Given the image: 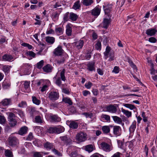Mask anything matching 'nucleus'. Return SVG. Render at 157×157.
Returning <instances> with one entry per match:
<instances>
[{"label":"nucleus","mask_w":157,"mask_h":157,"mask_svg":"<svg viewBox=\"0 0 157 157\" xmlns=\"http://www.w3.org/2000/svg\"><path fill=\"white\" fill-rule=\"evenodd\" d=\"M9 144L10 146L13 147L17 146L19 143V140L15 136H10L8 138Z\"/></svg>","instance_id":"1"},{"label":"nucleus","mask_w":157,"mask_h":157,"mask_svg":"<svg viewBox=\"0 0 157 157\" xmlns=\"http://www.w3.org/2000/svg\"><path fill=\"white\" fill-rule=\"evenodd\" d=\"M87 135L86 133L80 132L77 134L76 140L79 142H82L85 141L87 139Z\"/></svg>","instance_id":"2"},{"label":"nucleus","mask_w":157,"mask_h":157,"mask_svg":"<svg viewBox=\"0 0 157 157\" xmlns=\"http://www.w3.org/2000/svg\"><path fill=\"white\" fill-rule=\"evenodd\" d=\"M8 121L11 127H13L16 125L17 122L15 119L14 114L12 113H10L8 116Z\"/></svg>","instance_id":"3"},{"label":"nucleus","mask_w":157,"mask_h":157,"mask_svg":"<svg viewBox=\"0 0 157 157\" xmlns=\"http://www.w3.org/2000/svg\"><path fill=\"white\" fill-rule=\"evenodd\" d=\"M48 97L50 100L54 101L59 99V94L58 92L51 91L48 94Z\"/></svg>","instance_id":"4"},{"label":"nucleus","mask_w":157,"mask_h":157,"mask_svg":"<svg viewBox=\"0 0 157 157\" xmlns=\"http://www.w3.org/2000/svg\"><path fill=\"white\" fill-rule=\"evenodd\" d=\"M105 108L106 111L112 113H115L117 110L116 106L112 104L106 105Z\"/></svg>","instance_id":"5"},{"label":"nucleus","mask_w":157,"mask_h":157,"mask_svg":"<svg viewBox=\"0 0 157 157\" xmlns=\"http://www.w3.org/2000/svg\"><path fill=\"white\" fill-rule=\"evenodd\" d=\"M60 140L63 142L64 144L68 145L71 143L72 140H71L69 136L67 135L60 136Z\"/></svg>","instance_id":"6"},{"label":"nucleus","mask_w":157,"mask_h":157,"mask_svg":"<svg viewBox=\"0 0 157 157\" xmlns=\"http://www.w3.org/2000/svg\"><path fill=\"white\" fill-rule=\"evenodd\" d=\"M63 52L62 47L60 46H59L55 48L53 51V54L55 56H61L63 53Z\"/></svg>","instance_id":"7"},{"label":"nucleus","mask_w":157,"mask_h":157,"mask_svg":"<svg viewBox=\"0 0 157 157\" xmlns=\"http://www.w3.org/2000/svg\"><path fill=\"white\" fill-rule=\"evenodd\" d=\"M113 134L116 136H119L121 134V128L119 126H114L113 128Z\"/></svg>","instance_id":"8"},{"label":"nucleus","mask_w":157,"mask_h":157,"mask_svg":"<svg viewBox=\"0 0 157 157\" xmlns=\"http://www.w3.org/2000/svg\"><path fill=\"white\" fill-rule=\"evenodd\" d=\"M95 63L94 62H89L87 65V69L90 71H95Z\"/></svg>","instance_id":"9"},{"label":"nucleus","mask_w":157,"mask_h":157,"mask_svg":"<svg viewBox=\"0 0 157 157\" xmlns=\"http://www.w3.org/2000/svg\"><path fill=\"white\" fill-rule=\"evenodd\" d=\"M112 5L110 4H105L103 6L105 14H108L111 11Z\"/></svg>","instance_id":"10"},{"label":"nucleus","mask_w":157,"mask_h":157,"mask_svg":"<svg viewBox=\"0 0 157 157\" xmlns=\"http://www.w3.org/2000/svg\"><path fill=\"white\" fill-rule=\"evenodd\" d=\"M98 6L96 7L91 11L92 14L95 16L98 17L100 14L101 9Z\"/></svg>","instance_id":"11"},{"label":"nucleus","mask_w":157,"mask_h":157,"mask_svg":"<svg viewBox=\"0 0 157 157\" xmlns=\"http://www.w3.org/2000/svg\"><path fill=\"white\" fill-rule=\"evenodd\" d=\"M13 58L11 55L5 54L2 57V60L5 61L10 62L13 61Z\"/></svg>","instance_id":"12"},{"label":"nucleus","mask_w":157,"mask_h":157,"mask_svg":"<svg viewBox=\"0 0 157 157\" xmlns=\"http://www.w3.org/2000/svg\"><path fill=\"white\" fill-rule=\"evenodd\" d=\"M11 100L10 99H5L0 102V107L2 106H5L11 104Z\"/></svg>","instance_id":"13"},{"label":"nucleus","mask_w":157,"mask_h":157,"mask_svg":"<svg viewBox=\"0 0 157 157\" xmlns=\"http://www.w3.org/2000/svg\"><path fill=\"white\" fill-rule=\"evenodd\" d=\"M50 119L51 121L52 122H59L61 121V118L56 115L51 116Z\"/></svg>","instance_id":"14"},{"label":"nucleus","mask_w":157,"mask_h":157,"mask_svg":"<svg viewBox=\"0 0 157 157\" xmlns=\"http://www.w3.org/2000/svg\"><path fill=\"white\" fill-rule=\"evenodd\" d=\"M101 146L103 150L105 151H109L110 150V146L107 143L103 142L101 144Z\"/></svg>","instance_id":"15"},{"label":"nucleus","mask_w":157,"mask_h":157,"mask_svg":"<svg viewBox=\"0 0 157 157\" xmlns=\"http://www.w3.org/2000/svg\"><path fill=\"white\" fill-rule=\"evenodd\" d=\"M28 128L26 126L22 127L18 132V133L21 135L25 134L28 131Z\"/></svg>","instance_id":"16"},{"label":"nucleus","mask_w":157,"mask_h":157,"mask_svg":"<svg viewBox=\"0 0 157 157\" xmlns=\"http://www.w3.org/2000/svg\"><path fill=\"white\" fill-rule=\"evenodd\" d=\"M75 43L76 47L78 49H80L82 48L83 46L84 42L83 40H80Z\"/></svg>","instance_id":"17"},{"label":"nucleus","mask_w":157,"mask_h":157,"mask_svg":"<svg viewBox=\"0 0 157 157\" xmlns=\"http://www.w3.org/2000/svg\"><path fill=\"white\" fill-rule=\"evenodd\" d=\"M69 126L72 129H76L78 128V123L74 121H71Z\"/></svg>","instance_id":"18"},{"label":"nucleus","mask_w":157,"mask_h":157,"mask_svg":"<svg viewBox=\"0 0 157 157\" xmlns=\"http://www.w3.org/2000/svg\"><path fill=\"white\" fill-rule=\"evenodd\" d=\"M156 31L155 29H147L146 32V34L148 36H152L156 33Z\"/></svg>","instance_id":"19"},{"label":"nucleus","mask_w":157,"mask_h":157,"mask_svg":"<svg viewBox=\"0 0 157 157\" xmlns=\"http://www.w3.org/2000/svg\"><path fill=\"white\" fill-rule=\"evenodd\" d=\"M45 39V41L50 44H53L55 41V38L53 37L46 36Z\"/></svg>","instance_id":"20"},{"label":"nucleus","mask_w":157,"mask_h":157,"mask_svg":"<svg viewBox=\"0 0 157 157\" xmlns=\"http://www.w3.org/2000/svg\"><path fill=\"white\" fill-rule=\"evenodd\" d=\"M72 147L70 146L68 147L67 150V153L69 154V155L71 157H76L77 156V153L76 151H72L70 152V150L71 149Z\"/></svg>","instance_id":"21"},{"label":"nucleus","mask_w":157,"mask_h":157,"mask_svg":"<svg viewBox=\"0 0 157 157\" xmlns=\"http://www.w3.org/2000/svg\"><path fill=\"white\" fill-rule=\"evenodd\" d=\"M78 16L75 13H71L69 14V19L72 21H75L77 19Z\"/></svg>","instance_id":"22"},{"label":"nucleus","mask_w":157,"mask_h":157,"mask_svg":"<svg viewBox=\"0 0 157 157\" xmlns=\"http://www.w3.org/2000/svg\"><path fill=\"white\" fill-rule=\"evenodd\" d=\"M53 68V67L50 65L47 64L43 67V69L45 72H50L52 71Z\"/></svg>","instance_id":"23"},{"label":"nucleus","mask_w":157,"mask_h":157,"mask_svg":"<svg viewBox=\"0 0 157 157\" xmlns=\"http://www.w3.org/2000/svg\"><path fill=\"white\" fill-rule=\"evenodd\" d=\"M101 129L103 133L105 134H107L110 132L109 126L105 125L103 126Z\"/></svg>","instance_id":"24"},{"label":"nucleus","mask_w":157,"mask_h":157,"mask_svg":"<svg viewBox=\"0 0 157 157\" xmlns=\"http://www.w3.org/2000/svg\"><path fill=\"white\" fill-rule=\"evenodd\" d=\"M82 4L86 6H90L93 2V0H82L81 2Z\"/></svg>","instance_id":"25"},{"label":"nucleus","mask_w":157,"mask_h":157,"mask_svg":"<svg viewBox=\"0 0 157 157\" xmlns=\"http://www.w3.org/2000/svg\"><path fill=\"white\" fill-rule=\"evenodd\" d=\"M111 49V48L109 46H107L106 47L105 49V51L104 52L105 59H107L108 58L109 54L110 53L109 52Z\"/></svg>","instance_id":"26"},{"label":"nucleus","mask_w":157,"mask_h":157,"mask_svg":"<svg viewBox=\"0 0 157 157\" xmlns=\"http://www.w3.org/2000/svg\"><path fill=\"white\" fill-rule=\"evenodd\" d=\"M111 49V48L109 46H107L106 47L105 49V51L104 52L105 59H107L108 58L109 54L110 53L109 52Z\"/></svg>","instance_id":"27"},{"label":"nucleus","mask_w":157,"mask_h":157,"mask_svg":"<svg viewBox=\"0 0 157 157\" xmlns=\"http://www.w3.org/2000/svg\"><path fill=\"white\" fill-rule=\"evenodd\" d=\"M4 151L5 155L6 157H13V152L10 150L5 149Z\"/></svg>","instance_id":"28"},{"label":"nucleus","mask_w":157,"mask_h":157,"mask_svg":"<svg viewBox=\"0 0 157 157\" xmlns=\"http://www.w3.org/2000/svg\"><path fill=\"white\" fill-rule=\"evenodd\" d=\"M112 117L115 122L118 124L122 123V120L121 118L117 116H113Z\"/></svg>","instance_id":"29"},{"label":"nucleus","mask_w":157,"mask_h":157,"mask_svg":"<svg viewBox=\"0 0 157 157\" xmlns=\"http://www.w3.org/2000/svg\"><path fill=\"white\" fill-rule=\"evenodd\" d=\"M110 21L107 18H105L104 19L103 24V28L105 29H107L109 25Z\"/></svg>","instance_id":"30"},{"label":"nucleus","mask_w":157,"mask_h":157,"mask_svg":"<svg viewBox=\"0 0 157 157\" xmlns=\"http://www.w3.org/2000/svg\"><path fill=\"white\" fill-rule=\"evenodd\" d=\"M62 101L65 103L68 104L69 105H72L73 102L70 98L64 97L63 98Z\"/></svg>","instance_id":"31"},{"label":"nucleus","mask_w":157,"mask_h":157,"mask_svg":"<svg viewBox=\"0 0 157 157\" xmlns=\"http://www.w3.org/2000/svg\"><path fill=\"white\" fill-rule=\"evenodd\" d=\"M121 111L125 114L128 117H131L132 116V112L128 110H125L123 108L121 109Z\"/></svg>","instance_id":"32"},{"label":"nucleus","mask_w":157,"mask_h":157,"mask_svg":"<svg viewBox=\"0 0 157 157\" xmlns=\"http://www.w3.org/2000/svg\"><path fill=\"white\" fill-rule=\"evenodd\" d=\"M81 7V5L80 4V2L79 0H78L73 5L72 8L75 10L79 9Z\"/></svg>","instance_id":"33"},{"label":"nucleus","mask_w":157,"mask_h":157,"mask_svg":"<svg viewBox=\"0 0 157 157\" xmlns=\"http://www.w3.org/2000/svg\"><path fill=\"white\" fill-rule=\"evenodd\" d=\"M10 86V82H7L4 81L2 83V87L4 89H8Z\"/></svg>","instance_id":"34"},{"label":"nucleus","mask_w":157,"mask_h":157,"mask_svg":"<svg viewBox=\"0 0 157 157\" xmlns=\"http://www.w3.org/2000/svg\"><path fill=\"white\" fill-rule=\"evenodd\" d=\"M55 133L59 134L63 132L64 130V128L62 126L58 127H55Z\"/></svg>","instance_id":"35"},{"label":"nucleus","mask_w":157,"mask_h":157,"mask_svg":"<svg viewBox=\"0 0 157 157\" xmlns=\"http://www.w3.org/2000/svg\"><path fill=\"white\" fill-rule=\"evenodd\" d=\"M53 144H52L47 142L44 144V147L47 149H50L53 147Z\"/></svg>","instance_id":"36"},{"label":"nucleus","mask_w":157,"mask_h":157,"mask_svg":"<svg viewBox=\"0 0 157 157\" xmlns=\"http://www.w3.org/2000/svg\"><path fill=\"white\" fill-rule=\"evenodd\" d=\"M55 32L58 35H60L63 33V29L62 28H56L55 30Z\"/></svg>","instance_id":"37"},{"label":"nucleus","mask_w":157,"mask_h":157,"mask_svg":"<svg viewBox=\"0 0 157 157\" xmlns=\"http://www.w3.org/2000/svg\"><path fill=\"white\" fill-rule=\"evenodd\" d=\"M65 59L64 57L63 56H61L59 59L56 60V62L59 65L64 63L65 61Z\"/></svg>","instance_id":"38"},{"label":"nucleus","mask_w":157,"mask_h":157,"mask_svg":"<svg viewBox=\"0 0 157 157\" xmlns=\"http://www.w3.org/2000/svg\"><path fill=\"white\" fill-rule=\"evenodd\" d=\"M94 149L93 146L91 144H89L85 146V150L89 152H92Z\"/></svg>","instance_id":"39"},{"label":"nucleus","mask_w":157,"mask_h":157,"mask_svg":"<svg viewBox=\"0 0 157 157\" xmlns=\"http://www.w3.org/2000/svg\"><path fill=\"white\" fill-rule=\"evenodd\" d=\"M72 33V28L69 25L66 26V33L68 36L71 35Z\"/></svg>","instance_id":"40"},{"label":"nucleus","mask_w":157,"mask_h":157,"mask_svg":"<svg viewBox=\"0 0 157 157\" xmlns=\"http://www.w3.org/2000/svg\"><path fill=\"white\" fill-rule=\"evenodd\" d=\"M123 105L125 107L131 110L136 109L135 106L132 104H123Z\"/></svg>","instance_id":"41"},{"label":"nucleus","mask_w":157,"mask_h":157,"mask_svg":"<svg viewBox=\"0 0 157 157\" xmlns=\"http://www.w3.org/2000/svg\"><path fill=\"white\" fill-rule=\"evenodd\" d=\"M65 70L64 69H63L62 71L60 72V78L64 82L66 80V77L65 76Z\"/></svg>","instance_id":"42"},{"label":"nucleus","mask_w":157,"mask_h":157,"mask_svg":"<svg viewBox=\"0 0 157 157\" xmlns=\"http://www.w3.org/2000/svg\"><path fill=\"white\" fill-rule=\"evenodd\" d=\"M136 128V122H133L129 128V130L130 132H134Z\"/></svg>","instance_id":"43"},{"label":"nucleus","mask_w":157,"mask_h":157,"mask_svg":"<svg viewBox=\"0 0 157 157\" xmlns=\"http://www.w3.org/2000/svg\"><path fill=\"white\" fill-rule=\"evenodd\" d=\"M32 101H33V102L36 105H39L40 103V101L37 99L36 97L35 96H33L32 97Z\"/></svg>","instance_id":"44"},{"label":"nucleus","mask_w":157,"mask_h":157,"mask_svg":"<svg viewBox=\"0 0 157 157\" xmlns=\"http://www.w3.org/2000/svg\"><path fill=\"white\" fill-rule=\"evenodd\" d=\"M46 132L49 133H55V127H50L47 129Z\"/></svg>","instance_id":"45"},{"label":"nucleus","mask_w":157,"mask_h":157,"mask_svg":"<svg viewBox=\"0 0 157 157\" xmlns=\"http://www.w3.org/2000/svg\"><path fill=\"white\" fill-rule=\"evenodd\" d=\"M102 118H104L108 122H110V117L109 115L106 114H102L101 116Z\"/></svg>","instance_id":"46"},{"label":"nucleus","mask_w":157,"mask_h":157,"mask_svg":"<svg viewBox=\"0 0 157 157\" xmlns=\"http://www.w3.org/2000/svg\"><path fill=\"white\" fill-rule=\"evenodd\" d=\"M30 115L32 118H33L34 115L36 114V111L34 108L31 109L29 112Z\"/></svg>","instance_id":"47"},{"label":"nucleus","mask_w":157,"mask_h":157,"mask_svg":"<svg viewBox=\"0 0 157 157\" xmlns=\"http://www.w3.org/2000/svg\"><path fill=\"white\" fill-rule=\"evenodd\" d=\"M55 83L56 84L59 86L60 87L61 86L62 84V82L60 77H59L56 78V80Z\"/></svg>","instance_id":"48"},{"label":"nucleus","mask_w":157,"mask_h":157,"mask_svg":"<svg viewBox=\"0 0 157 157\" xmlns=\"http://www.w3.org/2000/svg\"><path fill=\"white\" fill-rule=\"evenodd\" d=\"M59 14L56 12L52 13V17L53 19H58Z\"/></svg>","instance_id":"49"},{"label":"nucleus","mask_w":157,"mask_h":157,"mask_svg":"<svg viewBox=\"0 0 157 157\" xmlns=\"http://www.w3.org/2000/svg\"><path fill=\"white\" fill-rule=\"evenodd\" d=\"M35 120L36 123H41L43 122L41 117L40 116H36L35 118Z\"/></svg>","instance_id":"50"},{"label":"nucleus","mask_w":157,"mask_h":157,"mask_svg":"<svg viewBox=\"0 0 157 157\" xmlns=\"http://www.w3.org/2000/svg\"><path fill=\"white\" fill-rule=\"evenodd\" d=\"M69 13L68 12L66 13L64 15L63 20L65 21H67L69 18Z\"/></svg>","instance_id":"51"},{"label":"nucleus","mask_w":157,"mask_h":157,"mask_svg":"<svg viewBox=\"0 0 157 157\" xmlns=\"http://www.w3.org/2000/svg\"><path fill=\"white\" fill-rule=\"evenodd\" d=\"M95 48L97 50H101V44L100 41H98L95 45Z\"/></svg>","instance_id":"52"},{"label":"nucleus","mask_w":157,"mask_h":157,"mask_svg":"<svg viewBox=\"0 0 157 157\" xmlns=\"http://www.w3.org/2000/svg\"><path fill=\"white\" fill-rule=\"evenodd\" d=\"M44 62L43 60H41L37 63V67L38 68H41L43 65Z\"/></svg>","instance_id":"53"},{"label":"nucleus","mask_w":157,"mask_h":157,"mask_svg":"<svg viewBox=\"0 0 157 157\" xmlns=\"http://www.w3.org/2000/svg\"><path fill=\"white\" fill-rule=\"evenodd\" d=\"M26 54L29 56L34 58L35 57L36 54L33 52L32 51H29L27 52Z\"/></svg>","instance_id":"54"},{"label":"nucleus","mask_w":157,"mask_h":157,"mask_svg":"<svg viewBox=\"0 0 157 157\" xmlns=\"http://www.w3.org/2000/svg\"><path fill=\"white\" fill-rule=\"evenodd\" d=\"M114 54L113 53H112L111 52L109 54V58L108 59V60L111 61H112L114 59Z\"/></svg>","instance_id":"55"},{"label":"nucleus","mask_w":157,"mask_h":157,"mask_svg":"<svg viewBox=\"0 0 157 157\" xmlns=\"http://www.w3.org/2000/svg\"><path fill=\"white\" fill-rule=\"evenodd\" d=\"M21 45L24 47H27L29 49H32L33 48V46L31 45L25 43L22 44Z\"/></svg>","instance_id":"56"},{"label":"nucleus","mask_w":157,"mask_h":157,"mask_svg":"<svg viewBox=\"0 0 157 157\" xmlns=\"http://www.w3.org/2000/svg\"><path fill=\"white\" fill-rule=\"evenodd\" d=\"M10 67V66H5L3 67V70L5 73L7 72L8 71H9Z\"/></svg>","instance_id":"57"},{"label":"nucleus","mask_w":157,"mask_h":157,"mask_svg":"<svg viewBox=\"0 0 157 157\" xmlns=\"http://www.w3.org/2000/svg\"><path fill=\"white\" fill-rule=\"evenodd\" d=\"M52 152L56 155L58 156H61L62 155L59 152L58 150L55 149H52Z\"/></svg>","instance_id":"58"},{"label":"nucleus","mask_w":157,"mask_h":157,"mask_svg":"<svg viewBox=\"0 0 157 157\" xmlns=\"http://www.w3.org/2000/svg\"><path fill=\"white\" fill-rule=\"evenodd\" d=\"M82 115H84L86 118L89 117L91 118L93 114L91 113H84Z\"/></svg>","instance_id":"59"},{"label":"nucleus","mask_w":157,"mask_h":157,"mask_svg":"<svg viewBox=\"0 0 157 157\" xmlns=\"http://www.w3.org/2000/svg\"><path fill=\"white\" fill-rule=\"evenodd\" d=\"M33 157H42L41 152H36L33 154Z\"/></svg>","instance_id":"60"},{"label":"nucleus","mask_w":157,"mask_h":157,"mask_svg":"<svg viewBox=\"0 0 157 157\" xmlns=\"http://www.w3.org/2000/svg\"><path fill=\"white\" fill-rule=\"evenodd\" d=\"M18 105L20 107L23 108L27 106V104L25 101H22Z\"/></svg>","instance_id":"61"},{"label":"nucleus","mask_w":157,"mask_h":157,"mask_svg":"<svg viewBox=\"0 0 157 157\" xmlns=\"http://www.w3.org/2000/svg\"><path fill=\"white\" fill-rule=\"evenodd\" d=\"M128 62L130 64L131 67H132L133 68L135 69L136 68V66L133 63L132 61L130 60V59H128Z\"/></svg>","instance_id":"62"},{"label":"nucleus","mask_w":157,"mask_h":157,"mask_svg":"<svg viewBox=\"0 0 157 157\" xmlns=\"http://www.w3.org/2000/svg\"><path fill=\"white\" fill-rule=\"evenodd\" d=\"M92 83L90 82H89L87 83H86L85 85V87L87 89H90L92 86Z\"/></svg>","instance_id":"63"},{"label":"nucleus","mask_w":157,"mask_h":157,"mask_svg":"<svg viewBox=\"0 0 157 157\" xmlns=\"http://www.w3.org/2000/svg\"><path fill=\"white\" fill-rule=\"evenodd\" d=\"M6 119L3 116H0V123L3 124L6 122Z\"/></svg>","instance_id":"64"}]
</instances>
